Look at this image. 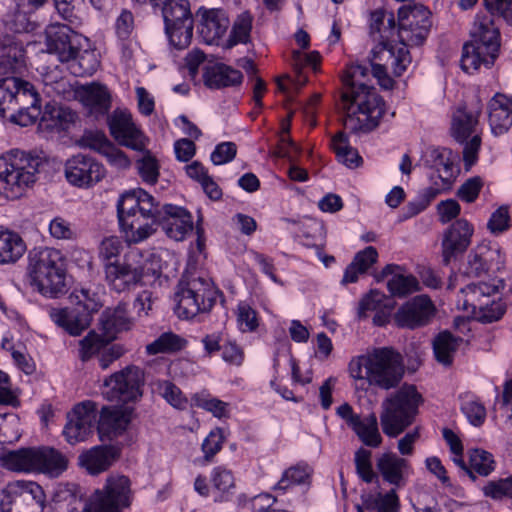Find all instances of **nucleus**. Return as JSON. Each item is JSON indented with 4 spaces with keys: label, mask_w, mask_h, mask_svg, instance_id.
Returning <instances> with one entry per match:
<instances>
[{
    "label": "nucleus",
    "mask_w": 512,
    "mask_h": 512,
    "mask_svg": "<svg viewBox=\"0 0 512 512\" xmlns=\"http://www.w3.org/2000/svg\"><path fill=\"white\" fill-rule=\"evenodd\" d=\"M396 22L392 12L378 9L370 14L369 35L377 44L372 48L368 64L347 66L342 94L345 112L344 127L354 133L370 132L377 128L386 112V104L376 89L369 85V73L388 90L394 85L389 76H401L412 62L409 50L401 40L395 42Z\"/></svg>",
    "instance_id": "f257e3e1"
},
{
    "label": "nucleus",
    "mask_w": 512,
    "mask_h": 512,
    "mask_svg": "<svg viewBox=\"0 0 512 512\" xmlns=\"http://www.w3.org/2000/svg\"><path fill=\"white\" fill-rule=\"evenodd\" d=\"M117 215L129 244L145 241L156 232L157 226L175 241H183L194 228L188 210L172 204L160 207L154 197L141 188L125 192L120 197Z\"/></svg>",
    "instance_id": "f03ea898"
},
{
    "label": "nucleus",
    "mask_w": 512,
    "mask_h": 512,
    "mask_svg": "<svg viewBox=\"0 0 512 512\" xmlns=\"http://www.w3.org/2000/svg\"><path fill=\"white\" fill-rule=\"evenodd\" d=\"M491 15L477 16L471 31V40L464 44L461 57V68L473 74L481 66L490 68L500 48V32L495 26L492 15L501 16L512 25V0H484Z\"/></svg>",
    "instance_id": "7ed1b4c3"
},
{
    "label": "nucleus",
    "mask_w": 512,
    "mask_h": 512,
    "mask_svg": "<svg viewBox=\"0 0 512 512\" xmlns=\"http://www.w3.org/2000/svg\"><path fill=\"white\" fill-rule=\"evenodd\" d=\"M27 274L32 287L48 298L67 292L66 261L60 250L43 247L29 252Z\"/></svg>",
    "instance_id": "20e7f679"
},
{
    "label": "nucleus",
    "mask_w": 512,
    "mask_h": 512,
    "mask_svg": "<svg viewBox=\"0 0 512 512\" xmlns=\"http://www.w3.org/2000/svg\"><path fill=\"white\" fill-rule=\"evenodd\" d=\"M424 402L414 385L404 384L383 402L380 420L383 432L396 437L413 424Z\"/></svg>",
    "instance_id": "39448f33"
},
{
    "label": "nucleus",
    "mask_w": 512,
    "mask_h": 512,
    "mask_svg": "<svg viewBox=\"0 0 512 512\" xmlns=\"http://www.w3.org/2000/svg\"><path fill=\"white\" fill-rule=\"evenodd\" d=\"M2 461L4 467L11 471L40 472L50 477L60 476L68 467L65 455L46 446L10 451Z\"/></svg>",
    "instance_id": "423d86ee"
},
{
    "label": "nucleus",
    "mask_w": 512,
    "mask_h": 512,
    "mask_svg": "<svg viewBox=\"0 0 512 512\" xmlns=\"http://www.w3.org/2000/svg\"><path fill=\"white\" fill-rule=\"evenodd\" d=\"M74 308H51L50 319L72 336L80 335L88 328L91 315L101 307L98 293L88 287L75 288L71 294Z\"/></svg>",
    "instance_id": "0eeeda50"
},
{
    "label": "nucleus",
    "mask_w": 512,
    "mask_h": 512,
    "mask_svg": "<svg viewBox=\"0 0 512 512\" xmlns=\"http://www.w3.org/2000/svg\"><path fill=\"white\" fill-rule=\"evenodd\" d=\"M217 291L212 282L203 277H183L175 293V312L181 319H191L209 311L216 302Z\"/></svg>",
    "instance_id": "6e6552de"
},
{
    "label": "nucleus",
    "mask_w": 512,
    "mask_h": 512,
    "mask_svg": "<svg viewBox=\"0 0 512 512\" xmlns=\"http://www.w3.org/2000/svg\"><path fill=\"white\" fill-rule=\"evenodd\" d=\"M40 164V157L12 149L0 155V181L18 193L35 183Z\"/></svg>",
    "instance_id": "1a4fd4ad"
},
{
    "label": "nucleus",
    "mask_w": 512,
    "mask_h": 512,
    "mask_svg": "<svg viewBox=\"0 0 512 512\" xmlns=\"http://www.w3.org/2000/svg\"><path fill=\"white\" fill-rule=\"evenodd\" d=\"M160 9L165 33L170 44L178 50L187 48L193 37L194 21L188 0H170L152 4Z\"/></svg>",
    "instance_id": "9d476101"
},
{
    "label": "nucleus",
    "mask_w": 512,
    "mask_h": 512,
    "mask_svg": "<svg viewBox=\"0 0 512 512\" xmlns=\"http://www.w3.org/2000/svg\"><path fill=\"white\" fill-rule=\"evenodd\" d=\"M368 383L388 390L397 386L404 375L403 358L390 347L375 348L368 353Z\"/></svg>",
    "instance_id": "9b49d317"
},
{
    "label": "nucleus",
    "mask_w": 512,
    "mask_h": 512,
    "mask_svg": "<svg viewBox=\"0 0 512 512\" xmlns=\"http://www.w3.org/2000/svg\"><path fill=\"white\" fill-rule=\"evenodd\" d=\"M45 493L33 481L17 480L9 482L0 491L1 512H43Z\"/></svg>",
    "instance_id": "f8f14e48"
},
{
    "label": "nucleus",
    "mask_w": 512,
    "mask_h": 512,
    "mask_svg": "<svg viewBox=\"0 0 512 512\" xmlns=\"http://www.w3.org/2000/svg\"><path fill=\"white\" fill-rule=\"evenodd\" d=\"M143 385L142 369L130 365L105 379L102 394L108 401L126 404L142 397Z\"/></svg>",
    "instance_id": "ddd939ff"
},
{
    "label": "nucleus",
    "mask_w": 512,
    "mask_h": 512,
    "mask_svg": "<svg viewBox=\"0 0 512 512\" xmlns=\"http://www.w3.org/2000/svg\"><path fill=\"white\" fill-rule=\"evenodd\" d=\"M131 482L123 475L110 476L91 497L85 512H121L131 504Z\"/></svg>",
    "instance_id": "4468645a"
},
{
    "label": "nucleus",
    "mask_w": 512,
    "mask_h": 512,
    "mask_svg": "<svg viewBox=\"0 0 512 512\" xmlns=\"http://www.w3.org/2000/svg\"><path fill=\"white\" fill-rule=\"evenodd\" d=\"M140 255L138 250H131L123 262L114 261L104 264L105 279L112 290L116 292L129 290L141 281L145 273L150 271L146 263L132 264L129 262Z\"/></svg>",
    "instance_id": "2eb2a0df"
},
{
    "label": "nucleus",
    "mask_w": 512,
    "mask_h": 512,
    "mask_svg": "<svg viewBox=\"0 0 512 512\" xmlns=\"http://www.w3.org/2000/svg\"><path fill=\"white\" fill-rule=\"evenodd\" d=\"M74 29L70 25L57 23L50 25L46 31L48 51L62 63L73 59L75 53L88 44V38Z\"/></svg>",
    "instance_id": "dca6fc26"
},
{
    "label": "nucleus",
    "mask_w": 512,
    "mask_h": 512,
    "mask_svg": "<svg viewBox=\"0 0 512 512\" xmlns=\"http://www.w3.org/2000/svg\"><path fill=\"white\" fill-rule=\"evenodd\" d=\"M420 162L424 167L435 171L444 189H450L460 173L459 156L446 147H426Z\"/></svg>",
    "instance_id": "f3484780"
},
{
    "label": "nucleus",
    "mask_w": 512,
    "mask_h": 512,
    "mask_svg": "<svg viewBox=\"0 0 512 512\" xmlns=\"http://www.w3.org/2000/svg\"><path fill=\"white\" fill-rule=\"evenodd\" d=\"M65 177L69 184L78 188H89L100 182L106 170L95 158L85 155H73L65 162Z\"/></svg>",
    "instance_id": "a211bd4d"
},
{
    "label": "nucleus",
    "mask_w": 512,
    "mask_h": 512,
    "mask_svg": "<svg viewBox=\"0 0 512 512\" xmlns=\"http://www.w3.org/2000/svg\"><path fill=\"white\" fill-rule=\"evenodd\" d=\"M431 26L429 9L422 4H415L406 18L401 20L397 37L407 49L408 46H420L425 42Z\"/></svg>",
    "instance_id": "6ab92c4d"
},
{
    "label": "nucleus",
    "mask_w": 512,
    "mask_h": 512,
    "mask_svg": "<svg viewBox=\"0 0 512 512\" xmlns=\"http://www.w3.org/2000/svg\"><path fill=\"white\" fill-rule=\"evenodd\" d=\"M67 417L63 434L70 444L87 440L97 429V411L91 402L77 404Z\"/></svg>",
    "instance_id": "aec40b11"
},
{
    "label": "nucleus",
    "mask_w": 512,
    "mask_h": 512,
    "mask_svg": "<svg viewBox=\"0 0 512 512\" xmlns=\"http://www.w3.org/2000/svg\"><path fill=\"white\" fill-rule=\"evenodd\" d=\"M15 93V112L10 120L20 126L26 127L35 123L41 115L40 97L34 86L18 78Z\"/></svg>",
    "instance_id": "412c9836"
},
{
    "label": "nucleus",
    "mask_w": 512,
    "mask_h": 512,
    "mask_svg": "<svg viewBox=\"0 0 512 512\" xmlns=\"http://www.w3.org/2000/svg\"><path fill=\"white\" fill-rule=\"evenodd\" d=\"M108 126L113 138L120 144L133 150L146 148V137L133 122L130 113L115 110L108 118Z\"/></svg>",
    "instance_id": "4be33fe9"
},
{
    "label": "nucleus",
    "mask_w": 512,
    "mask_h": 512,
    "mask_svg": "<svg viewBox=\"0 0 512 512\" xmlns=\"http://www.w3.org/2000/svg\"><path fill=\"white\" fill-rule=\"evenodd\" d=\"M474 229L465 219L456 220L445 231L442 239L443 262L450 261L460 254H463L471 243Z\"/></svg>",
    "instance_id": "5701e85b"
},
{
    "label": "nucleus",
    "mask_w": 512,
    "mask_h": 512,
    "mask_svg": "<svg viewBox=\"0 0 512 512\" xmlns=\"http://www.w3.org/2000/svg\"><path fill=\"white\" fill-rule=\"evenodd\" d=\"M434 313V305L426 295H419L403 304L395 314L398 326L414 329L427 324Z\"/></svg>",
    "instance_id": "b1692460"
},
{
    "label": "nucleus",
    "mask_w": 512,
    "mask_h": 512,
    "mask_svg": "<svg viewBox=\"0 0 512 512\" xmlns=\"http://www.w3.org/2000/svg\"><path fill=\"white\" fill-rule=\"evenodd\" d=\"M487 116L494 136L507 133L512 126V96L496 93L487 103Z\"/></svg>",
    "instance_id": "393cba45"
},
{
    "label": "nucleus",
    "mask_w": 512,
    "mask_h": 512,
    "mask_svg": "<svg viewBox=\"0 0 512 512\" xmlns=\"http://www.w3.org/2000/svg\"><path fill=\"white\" fill-rule=\"evenodd\" d=\"M119 457V449L113 445H96L83 451L78 457L79 465L90 475L108 470Z\"/></svg>",
    "instance_id": "a878e982"
},
{
    "label": "nucleus",
    "mask_w": 512,
    "mask_h": 512,
    "mask_svg": "<svg viewBox=\"0 0 512 512\" xmlns=\"http://www.w3.org/2000/svg\"><path fill=\"white\" fill-rule=\"evenodd\" d=\"M76 96L95 117L106 115L111 108V94L107 86L98 82L81 85Z\"/></svg>",
    "instance_id": "bb28decb"
},
{
    "label": "nucleus",
    "mask_w": 512,
    "mask_h": 512,
    "mask_svg": "<svg viewBox=\"0 0 512 512\" xmlns=\"http://www.w3.org/2000/svg\"><path fill=\"white\" fill-rule=\"evenodd\" d=\"M482 111L481 101H477L474 109L459 106L452 115L451 135L458 143H464L477 133L479 117Z\"/></svg>",
    "instance_id": "cd10ccee"
},
{
    "label": "nucleus",
    "mask_w": 512,
    "mask_h": 512,
    "mask_svg": "<svg viewBox=\"0 0 512 512\" xmlns=\"http://www.w3.org/2000/svg\"><path fill=\"white\" fill-rule=\"evenodd\" d=\"M201 20L198 31L203 41L209 45H219L229 27V19L218 9H200Z\"/></svg>",
    "instance_id": "c85d7f7f"
},
{
    "label": "nucleus",
    "mask_w": 512,
    "mask_h": 512,
    "mask_svg": "<svg viewBox=\"0 0 512 512\" xmlns=\"http://www.w3.org/2000/svg\"><path fill=\"white\" fill-rule=\"evenodd\" d=\"M130 423L129 415L117 408L103 407L97 419V432L102 442L122 435Z\"/></svg>",
    "instance_id": "c756f323"
},
{
    "label": "nucleus",
    "mask_w": 512,
    "mask_h": 512,
    "mask_svg": "<svg viewBox=\"0 0 512 512\" xmlns=\"http://www.w3.org/2000/svg\"><path fill=\"white\" fill-rule=\"evenodd\" d=\"M377 468L383 480L396 488L404 487L411 474L408 461L394 453H384L377 460Z\"/></svg>",
    "instance_id": "7c9ffc66"
},
{
    "label": "nucleus",
    "mask_w": 512,
    "mask_h": 512,
    "mask_svg": "<svg viewBox=\"0 0 512 512\" xmlns=\"http://www.w3.org/2000/svg\"><path fill=\"white\" fill-rule=\"evenodd\" d=\"M402 270L403 268L397 264H388L382 269L378 276V281L389 275L392 276L387 282V288L391 295L399 298L420 290V284L417 278L411 274H403Z\"/></svg>",
    "instance_id": "2f4dec72"
},
{
    "label": "nucleus",
    "mask_w": 512,
    "mask_h": 512,
    "mask_svg": "<svg viewBox=\"0 0 512 512\" xmlns=\"http://www.w3.org/2000/svg\"><path fill=\"white\" fill-rule=\"evenodd\" d=\"M39 129L48 133L67 132L75 123L77 115L69 108L52 107L40 115Z\"/></svg>",
    "instance_id": "473e14b6"
},
{
    "label": "nucleus",
    "mask_w": 512,
    "mask_h": 512,
    "mask_svg": "<svg viewBox=\"0 0 512 512\" xmlns=\"http://www.w3.org/2000/svg\"><path fill=\"white\" fill-rule=\"evenodd\" d=\"M203 77L205 85L211 89L236 87L243 81V74L240 70L223 63L208 68Z\"/></svg>",
    "instance_id": "72a5a7b5"
},
{
    "label": "nucleus",
    "mask_w": 512,
    "mask_h": 512,
    "mask_svg": "<svg viewBox=\"0 0 512 512\" xmlns=\"http://www.w3.org/2000/svg\"><path fill=\"white\" fill-rule=\"evenodd\" d=\"M100 60L95 49L91 48L88 40L87 46L78 50L73 59L67 62L70 73L76 77L92 76L98 69Z\"/></svg>",
    "instance_id": "f704fd0d"
},
{
    "label": "nucleus",
    "mask_w": 512,
    "mask_h": 512,
    "mask_svg": "<svg viewBox=\"0 0 512 512\" xmlns=\"http://www.w3.org/2000/svg\"><path fill=\"white\" fill-rule=\"evenodd\" d=\"M35 12L24 4H17L5 15L3 23L7 30L14 33L32 32L37 27Z\"/></svg>",
    "instance_id": "c9c22d12"
},
{
    "label": "nucleus",
    "mask_w": 512,
    "mask_h": 512,
    "mask_svg": "<svg viewBox=\"0 0 512 512\" xmlns=\"http://www.w3.org/2000/svg\"><path fill=\"white\" fill-rule=\"evenodd\" d=\"M25 50L23 46L8 39L0 47V74L20 73L25 65Z\"/></svg>",
    "instance_id": "e433bc0d"
},
{
    "label": "nucleus",
    "mask_w": 512,
    "mask_h": 512,
    "mask_svg": "<svg viewBox=\"0 0 512 512\" xmlns=\"http://www.w3.org/2000/svg\"><path fill=\"white\" fill-rule=\"evenodd\" d=\"M25 250L26 245L19 234L0 227V264L15 263Z\"/></svg>",
    "instance_id": "4c0bfd02"
},
{
    "label": "nucleus",
    "mask_w": 512,
    "mask_h": 512,
    "mask_svg": "<svg viewBox=\"0 0 512 512\" xmlns=\"http://www.w3.org/2000/svg\"><path fill=\"white\" fill-rule=\"evenodd\" d=\"M210 482L213 489L218 493L215 502H227L230 500L235 489V477L232 470L224 465L214 467L210 472Z\"/></svg>",
    "instance_id": "58836bf2"
},
{
    "label": "nucleus",
    "mask_w": 512,
    "mask_h": 512,
    "mask_svg": "<svg viewBox=\"0 0 512 512\" xmlns=\"http://www.w3.org/2000/svg\"><path fill=\"white\" fill-rule=\"evenodd\" d=\"M101 325L109 336L130 329L131 320L128 315V305L120 303L113 309H107L101 316Z\"/></svg>",
    "instance_id": "ea45409f"
},
{
    "label": "nucleus",
    "mask_w": 512,
    "mask_h": 512,
    "mask_svg": "<svg viewBox=\"0 0 512 512\" xmlns=\"http://www.w3.org/2000/svg\"><path fill=\"white\" fill-rule=\"evenodd\" d=\"M498 292V286L487 282L470 283L461 289L464 296V304L471 306L473 310L483 309L489 298Z\"/></svg>",
    "instance_id": "a19ab883"
},
{
    "label": "nucleus",
    "mask_w": 512,
    "mask_h": 512,
    "mask_svg": "<svg viewBox=\"0 0 512 512\" xmlns=\"http://www.w3.org/2000/svg\"><path fill=\"white\" fill-rule=\"evenodd\" d=\"M461 342L462 338L454 336L449 331L440 332L433 340L436 360L445 366L451 365Z\"/></svg>",
    "instance_id": "79ce46f5"
},
{
    "label": "nucleus",
    "mask_w": 512,
    "mask_h": 512,
    "mask_svg": "<svg viewBox=\"0 0 512 512\" xmlns=\"http://www.w3.org/2000/svg\"><path fill=\"white\" fill-rule=\"evenodd\" d=\"M351 429L366 446L376 448L382 443V436L378 428V420L374 413L365 417H360Z\"/></svg>",
    "instance_id": "37998d69"
},
{
    "label": "nucleus",
    "mask_w": 512,
    "mask_h": 512,
    "mask_svg": "<svg viewBox=\"0 0 512 512\" xmlns=\"http://www.w3.org/2000/svg\"><path fill=\"white\" fill-rule=\"evenodd\" d=\"M331 147L339 162L349 168H356L362 163L358 151L350 146L348 136L340 131L331 139Z\"/></svg>",
    "instance_id": "c03bdc74"
},
{
    "label": "nucleus",
    "mask_w": 512,
    "mask_h": 512,
    "mask_svg": "<svg viewBox=\"0 0 512 512\" xmlns=\"http://www.w3.org/2000/svg\"><path fill=\"white\" fill-rule=\"evenodd\" d=\"M187 340L171 331L162 333L153 342L146 345L148 355L171 354L184 349Z\"/></svg>",
    "instance_id": "a18cd8bd"
},
{
    "label": "nucleus",
    "mask_w": 512,
    "mask_h": 512,
    "mask_svg": "<svg viewBox=\"0 0 512 512\" xmlns=\"http://www.w3.org/2000/svg\"><path fill=\"white\" fill-rule=\"evenodd\" d=\"M191 406L201 408L210 412L216 418H225L229 416V404L214 396L207 391H201L193 394L191 397Z\"/></svg>",
    "instance_id": "49530a36"
},
{
    "label": "nucleus",
    "mask_w": 512,
    "mask_h": 512,
    "mask_svg": "<svg viewBox=\"0 0 512 512\" xmlns=\"http://www.w3.org/2000/svg\"><path fill=\"white\" fill-rule=\"evenodd\" d=\"M225 439L224 429L220 427L212 429L201 444L203 457L198 459L197 462L202 466L213 463L215 456L221 451Z\"/></svg>",
    "instance_id": "de8ad7c7"
},
{
    "label": "nucleus",
    "mask_w": 512,
    "mask_h": 512,
    "mask_svg": "<svg viewBox=\"0 0 512 512\" xmlns=\"http://www.w3.org/2000/svg\"><path fill=\"white\" fill-rule=\"evenodd\" d=\"M59 17L73 28H79L83 23V0H53Z\"/></svg>",
    "instance_id": "09e8293b"
},
{
    "label": "nucleus",
    "mask_w": 512,
    "mask_h": 512,
    "mask_svg": "<svg viewBox=\"0 0 512 512\" xmlns=\"http://www.w3.org/2000/svg\"><path fill=\"white\" fill-rule=\"evenodd\" d=\"M312 474V468L306 463H298L284 471L281 479L275 485L276 490H287L292 485L306 483Z\"/></svg>",
    "instance_id": "8fccbe9b"
},
{
    "label": "nucleus",
    "mask_w": 512,
    "mask_h": 512,
    "mask_svg": "<svg viewBox=\"0 0 512 512\" xmlns=\"http://www.w3.org/2000/svg\"><path fill=\"white\" fill-rule=\"evenodd\" d=\"M157 393L163 397L171 406L179 410L188 407V399L181 389L169 380H158L155 383Z\"/></svg>",
    "instance_id": "3c124183"
},
{
    "label": "nucleus",
    "mask_w": 512,
    "mask_h": 512,
    "mask_svg": "<svg viewBox=\"0 0 512 512\" xmlns=\"http://www.w3.org/2000/svg\"><path fill=\"white\" fill-rule=\"evenodd\" d=\"M237 327L242 333L255 332L260 324V317L256 309L249 303L241 301L236 308Z\"/></svg>",
    "instance_id": "603ef678"
},
{
    "label": "nucleus",
    "mask_w": 512,
    "mask_h": 512,
    "mask_svg": "<svg viewBox=\"0 0 512 512\" xmlns=\"http://www.w3.org/2000/svg\"><path fill=\"white\" fill-rule=\"evenodd\" d=\"M136 168L143 182L149 185L157 183L160 175V165L150 151L146 150L143 156L136 161Z\"/></svg>",
    "instance_id": "864d4df0"
},
{
    "label": "nucleus",
    "mask_w": 512,
    "mask_h": 512,
    "mask_svg": "<svg viewBox=\"0 0 512 512\" xmlns=\"http://www.w3.org/2000/svg\"><path fill=\"white\" fill-rule=\"evenodd\" d=\"M107 345V340L94 331H90L83 339L79 341V358L86 362L101 351Z\"/></svg>",
    "instance_id": "5fc2aeb1"
},
{
    "label": "nucleus",
    "mask_w": 512,
    "mask_h": 512,
    "mask_svg": "<svg viewBox=\"0 0 512 512\" xmlns=\"http://www.w3.org/2000/svg\"><path fill=\"white\" fill-rule=\"evenodd\" d=\"M18 85L17 77L0 79V117L5 118L6 112H15V93Z\"/></svg>",
    "instance_id": "6e6d98bb"
},
{
    "label": "nucleus",
    "mask_w": 512,
    "mask_h": 512,
    "mask_svg": "<svg viewBox=\"0 0 512 512\" xmlns=\"http://www.w3.org/2000/svg\"><path fill=\"white\" fill-rule=\"evenodd\" d=\"M276 503V498L268 493L259 494L252 498L245 494H240L237 497L238 507L250 512H269Z\"/></svg>",
    "instance_id": "4d7b16f0"
},
{
    "label": "nucleus",
    "mask_w": 512,
    "mask_h": 512,
    "mask_svg": "<svg viewBox=\"0 0 512 512\" xmlns=\"http://www.w3.org/2000/svg\"><path fill=\"white\" fill-rule=\"evenodd\" d=\"M253 17L249 12H243L235 20L228 40L229 47L238 43H247L250 39Z\"/></svg>",
    "instance_id": "13d9d810"
},
{
    "label": "nucleus",
    "mask_w": 512,
    "mask_h": 512,
    "mask_svg": "<svg viewBox=\"0 0 512 512\" xmlns=\"http://www.w3.org/2000/svg\"><path fill=\"white\" fill-rule=\"evenodd\" d=\"M469 463L471 470L481 476H488L495 469L493 455L482 449H473L469 452Z\"/></svg>",
    "instance_id": "bf43d9fd"
},
{
    "label": "nucleus",
    "mask_w": 512,
    "mask_h": 512,
    "mask_svg": "<svg viewBox=\"0 0 512 512\" xmlns=\"http://www.w3.org/2000/svg\"><path fill=\"white\" fill-rule=\"evenodd\" d=\"M133 30L134 16L131 11L124 9L115 21V33L124 52L128 49Z\"/></svg>",
    "instance_id": "052dcab7"
},
{
    "label": "nucleus",
    "mask_w": 512,
    "mask_h": 512,
    "mask_svg": "<svg viewBox=\"0 0 512 512\" xmlns=\"http://www.w3.org/2000/svg\"><path fill=\"white\" fill-rule=\"evenodd\" d=\"M321 61V56L317 51H311L309 53H304L302 51H294L293 52V65L295 72L298 74V81L304 83L306 78L302 79V70L305 68H310L314 72H317L319 69Z\"/></svg>",
    "instance_id": "680f3d73"
},
{
    "label": "nucleus",
    "mask_w": 512,
    "mask_h": 512,
    "mask_svg": "<svg viewBox=\"0 0 512 512\" xmlns=\"http://www.w3.org/2000/svg\"><path fill=\"white\" fill-rule=\"evenodd\" d=\"M483 493L486 497L493 500H503L512 498V475L501 478L496 481H489L483 487Z\"/></svg>",
    "instance_id": "e2e57ef3"
},
{
    "label": "nucleus",
    "mask_w": 512,
    "mask_h": 512,
    "mask_svg": "<svg viewBox=\"0 0 512 512\" xmlns=\"http://www.w3.org/2000/svg\"><path fill=\"white\" fill-rule=\"evenodd\" d=\"M461 411L468 421L476 427L481 426L486 419L485 406L478 399L472 397L463 400Z\"/></svg>",
    "instance_id": "0e129e2a"
},
{
    "label": "nucleus",
    "mask_w": 512,
    "mask_h": 512,
    "mask_svg": "<svg viewBox=\"0 0 512 512\" xmlns=\"http://www.w3.org/2000/svg\"><path fill=\"white\" fill-rule=\"evenodd\" d=\"M371 451L360 448L355 453V466L358 476L366 483L373 482L376 474L373 471L371 463Z\"/></svg>",
    "instance_id": "69168bd1"
},
{
    "label": "nucleus",
    "mask_w": 512,
    "mask_h": 512,
    "mask_svg": "<svg viewBox=\"0 0 512 512\" xmlns=\"http://www.w3.org/2000/svg\"><path fill=\"white\" fill-rule=\"evenodd\" d=\"M111 144L106 135L100 131H85L79 139L81 147L92 149L102 155Z\"/></svg>",
    "instance_id": "338daca9"
},
{
    "label": "nucleus",
    "mask_w": 512,
    "mask_h": 512,
    "mask_svg": "<svg viewBox=\"0 0 512 512\" xmlns=\"http://www.w3.org/2000/svg\"><path fill=\"white\" fill-rule=\"evenodd\" d=\"M121 250L122 242L118 237H107L101 242L99 256L105 263L119 261Z\"/></svg>",
    "instance_id": "774afa93"
}]
</instances>
